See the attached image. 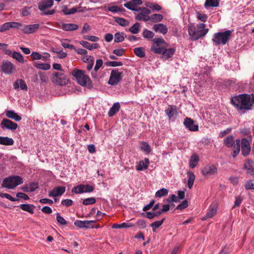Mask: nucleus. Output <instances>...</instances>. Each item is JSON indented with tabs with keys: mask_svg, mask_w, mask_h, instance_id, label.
Segmentation results:
<instances>
[{
	"mask_svg": "<svg viewBox=\"0 0 254 254\" xmlns=\"http://www.w3.org/2000/svg\"><path fill=\"white\" fill-rule=\"evenodd\" d=\"M163 16L161 14H154L149 17V21H151L153 23L160 22L162 20Z\"/></svg>",
	"mask_w": 254,
	"mask_h": 254,
	"instance_id": "nucleus-28",
	"label": "nucleus"
},
{
	"mask_svg": "<svg viewBox=\"0 0 254 254\" xmlns=\"http://www.w3.org/2000/svg\"><path fill=\"white\" fill-rule=\"evenodd\" d=\"M152 41L153 43L151 46V51L155 54H159L164 48L161 46V45L166 44V41L162 38H154L152 40Z\"/></svg>",
	"mask_w": 254,
	"mask_h": 254,
	"instance_id": "nucleus-9",
	"label": "nucleus"
},
{
	"mask_svg": "<svg viewBox=\"0 0 254 254\" xmlns=\"http://www.w3.org/2000/svg\"><path fill=\"white\" fill-rule=\"evenodd\" d=\"M220 0H206L204 7L208 9L209 7H217L219 4Z\"/></svg>",
	"mask_w": 254,
	"mask_h": 254,
	"instance_id": "nucleus-27",
	"label": "nucleus"
},
{
	"mask_svg": "<svg viewBox=\"0 0 254 254\" xmlns=\"http://www.w3.org/2000/svg\"><path fill=\"white\" fill-rule=\"evenodd\" d=\"M217 172V169L214 165H206L202 170V173L205 176L213 175Z\"/></svg>",
	"mask_w": 254,
	"mask_h": 254,
	"instance_id": "nucleus-16",
	"label": "nucleus"
},
{
	"mask_svg": "<svg viewBox=\"0 0 254 254\" xmlns=\"http://www.w3.org/2000/svg\"><path fill=\"white\" fill-rule=\"evenodd\" d=\"M13 144L14 140L12 138L8 137L0 136V144L9 146Z\"/></svg>",
	"mask_w": 254,
	"mask_h": 254,
	"instance_id": "nucleus-26",
	"label": "nucleus"
},
{
	"mask_svg": "<svg viewBox=\"0 0 254 254\" xmlns=\"http://www.w3.org/2000/svg\"><path fill=\"white\" fill-rule=\"evenodd\" d=\"M10 28V23L6 22L1 25H0V32H3L8 30Z\"/></svg>",
	"mask_w": 254,
	"mask_h": 254,
	"instance_id": "nucleus-58",
	"label": "nucleus"
},
{
	"mask_svg": "<svg viewBox=\"0 0 254 254\" xmlns=\"http://www.w3.org/2000/svg\"><path fill=\"white\" fill-rule=\"evenodd\" d=\"M175 52V48L166 49L164 48L162 49L161 53H160L159 54H162V58L163 59L165 60H168L174 55Z\"/></svg>",
	"mask_w": 254,
	"mask_h": 254,
	"instance_id": "nucleus-19",
	"label": "nucleus"
},
{
	"mask_svg": "<svg viewBox=\"0 0 254 254\" xmlns=\"http://www.w3.org/2000/svg\"><path fill=\"white\" fill-rule=\"evenodd\" d=\"M138 11H140V13H143L147 15L151 13L150 9L144 7H139L138 8Z\"/></svg>",
	"mask_w": 254,
	"mask_h": 254,
	"instance_id": "nucleus-60",
	"label": "nucleus"
},
{
	"mask_svg": "<svg viewBox=\"0 0 254 254\" xmlns=\"http://www.w3.org/2000/svg\"><path fill=\"white\" fill-rule=\"evenodd\" d=\"M77 9L76 7H73L71 9H67L66 8H64L63 9V12L65 15H70L72 14L75 13L76 12H77Z\"/></svg>",
	"mask_w": 254,
	"mask_h": 254,
	"instance_id": "nucleus-53",
	"label": "nucleus"
},
{
	"mask_svg": "<svg viewBox=\"0 0 254 254\" xmlns=\"http://www.w3.org/2000/svg\"><path fill=\"white\" fill-rule=\"evenodd\" d=\"M85 229L94 228V224L95 223V221L94 220H84Z\"/></svg>",
	"mask_w": 254,
	"mask_h": 254,
	"instance_id": "nucleus-57",
	"label": "nucleus"
},
{
	"mask_svg": "<svg viewBox=\"0 0 254 254\" xmlns=\"http://www.w3.org/2000/svg\"><path fill=\"white\" fill-rule=\"evenodd\" d=\"M29 188L30 192H33L38 188V184L37 183L32 182L29 184Z\"/></svg>",
	"mask_w": 254,
	"mask_h": 254,
	"instance_id": "nucleus-64",
	"label": "nucleus"
},
{
	"mask_svg": "<svg viewBox=\"0 0 254 254\" xmlns=\"http://www.w3.org/2000/svg\"><path fill=\"white\" fill-rule=\"evenodd\" d=\"M0 126L2 128H5L12 130H15L18 127L17 124L7 119H3L2 120L0 123Z\"/></svg>",
	"mask_w": 254,
	"mask_h": 254,
	"instance_id": "nucleus-14",
	"label": "nucleus"
},
{
	"mask_svg": "<svg viewBox=\"0 0 254 254\" xmlns=\"http://www.w3.org/2000/svg\"><path fill=\"white\" fill-rule=\"evenodd\" d=\"M231 102L238 109L251 110L254 106V94H243L233 97Z\"/></svg>",
	"mask_w": 254,
	"mask_h": 254,
	"instance_id": "nucleus-1",
	"label": "nucleus"
},
{
	"mask_svg": "<svg viewBox=\"0 0 254 254\" xmlns=\"http://www.w3.org/2000/svg\"><path fill=\"white\" fill-rule=\"evenodd\" d=\"M152 29L155 32L161 33L163 35L166 34L168 31L167 26L161 23L154 25Z\"/></svg>",
	"mask_w": 254,
	"mask_h": 254,
	"instance_id": "nucleus-17",
	"label": "nucleus"
},
{
	"mask_svg": "<svg viewBox=\"0 0 254 254\" xmlns=\"http://www.w3.org/2000/svg\"><path fill=\"white\" fill-rule=\"evenodd\" d=\"M103 62L102 59H98L96 61L94 69L95 70H98L103 65Z\"/></svg>",
	"mask_w": 254,
	"mask_h": 254,
	"instance_id": "nucleus-63",
	"label": "nucleus"
},
{
	"mask_svg": "<svg viewBox=\"0 0 254 254\" xmlns=\"http://www.w3.org/2000/svg\"><path fill=\"white\" fill-rule=\"evenodd\" d=\"M188 206V201L187 200H184V201H183L181 203H180L177 206L176 209L177 210H183V209L186 208Z\"/></svg>",
	"mask_w": 254,
	"mask_h": 254,
	"instance_id": "nucleus-54",
	"label": "nucleus"
},
{
	"mask_svg": "<svg viewBox=\"0 0 254 254\" xmlns=\"http://www.w3.org/2000/svg\"><path fill=\"white\" fill-rule=\"evenodd\" d=\"M61 204L66 207H69L72 205L73 201L70 199H65L62 201Z\"/></svg>",
	"mask_w": 254,
	"mask_h": 254,
	"instance_id": "nucleus-61",
	"label": "nucleus"
},
{
	"mask_svg": "<svg viewBox=\"0 0 254 254\" xmlns=\"http://www.w3.org/2000/svg\"><path fill=\"white\" fill-rule=\"evenodd\" d=\"M165 219L166 218L164 217L161 220L156 221L150 224V226L152 228V231L153 232H155L156 229L162 225Z\"/></svg>",
	"mask_w": 254,
	"mask_h": 254,
	"instance_id": "nucleus-33",
	"label": "nucleus"
},
{
	"mask_svg": "<svg viewBox=\"0 0 254 254\" xmlns=\"http://www.w3.org/2000/svg\"><path fill=\"white\" fill-rule=\"evenodd\" d=\"M149 161L148 158H145L144 162L143 161H140L139 163L136 165V169L137 171H143L148 168Z\"/></svg>",
	"mask_w": 254,
	"mask_h": 254,
	"instance_id": "nucleus-24",
	"label": "nucleus"
},
{
	"mask_svg": "<svg viewBox=\"0 0 254 254\" xmlns=\"http://www.w3.org/2000/svg\"><path fill=\"white\" fill-rule=\"evenodd\" d=\"M96 203L95 197H89L83 200L82 203L85 205L93 204Z\"/></svg>",
	"mask_w": 254,
	"mask_h": 254,
	"instance_id": "nucleus-51",
	"label": "nucleus"
},
{
	"mask_svg": "<svg viewBox=\"0 0 254 254\" xmlns=\"http://www.w3.org/2000/svg\"><path fill=\"white\" fill-rule=\"evenodd\" d=\"M115 21L122 26L125 27L129 25V22L124 18L115 17Z\"/></svg>",
	"mask_w": 254,
	"mask_h": 254,
	"instance_id": "nucleus-34",
	"label": "nucleus"
},
{
	"mask_svg": "<svg viewBox=\"0 0 254 254\" xmlns=\"http://www.w3.org/2000/svg\"><path fill=\"white\" fill-rule=\"evenodd\" d=\"M123 73V69L116 68L112 69L108 83L112 86L117 85L122 80Z\"/></svg>",
	"mask_w": 254,
	"mask_h": 254,
	"instance_id": "nucleus-7",
	"label": "nucleus"
},
{
	"mask_svg": "<svg viewBox=\"0 0 254 254\" xmlns=\"http://www.w3.org/2000/svg\"><path fill=\"white\" fill-rule=\"evenodd\" d=\"M61 45L64 48H68L72 50L75 49V46L68 44L67 39L62 40L61 41Z\"/></svg>",
	"mask_w": 254,
	"mask_h": 254,
	"instance_id": "nucleus-48",
	"label": "nucleus"
},
{
	"mask_svg": "<svg viewBox=\"0 0 254 254\" xmlns=\"http://www.w3.org/2000/svg\"><path fill=\"white\" fill-rule=\"evenodd\" d=\"M22 210L27 211L30 214L34 213V209L35 208V206L33 204H21L18 206Z\"/></svg>",
	"mask_w": 254,
	"mask_h": 254,
	"instance_id": "nucleus-25",
	"label": "nucleus"
},
{
	"mask_svg": "<svg viewBox=\"0 0 254 254\" xmlns=\"http://www.w3.org/2000/svg\"><path fill=\"white\" fill-rule=\"evenodd\" d=\"M140 148L141 150L143 151L147 154H149L151 151L150 146L146 142H142Z\"/></svg>",
	"mask_w": 254,
	"mask_h": 254,
	"instance_id": "nucleus-31",
	"label": "nucleus"
},
{
	"mask_svg": "<svg viewBox=\"0 0 254 254\" xmlns=\"http://www.w3.org/2000/svg\"><path fill=\"white\" fill-rule=\"evenodd\" d=\"M6 116L16 122L20 121L21 120V117L15 112H6Z\"/></svg>",
	"mask_w": 254,
	"mask_h": 254,
	"instance_id": "nucleus-32",
	"label": "nucleus"
},
{
	"mask_svg": "<svg viewBox=\"0 0 254 254\" xmlns=\"http://www.w3.org/2000/svg\"><path fill=\"white\" fill-rule=\"evenodd\" d=\"M10 28L20 29L22 31L23 24L17 22H8Z\"/></svg>",
	"mask_w": 254,
	"mask_h": 254,
	"instance_id": "nucleus-45",
	"label": "nucleus"
},
{
	"mask_svg": "<svg viewBox=\"0 0 254 254\" xmlns=\"http://www.w3.org/2000/svg\"><path fill=\"white\" fill-rule=\"evenodd\" d=\"M208 31L209 29L206 28V24L203 23H198L196 26L194 23L188 25V33L191 41H196L204 37Z\"/></svg>",
	"mask_w": 254,
	"mask_h": 254,
	"instance_id": "nucleus-2",
	"label": "nucleus"
},
{
	"mask_svg": "<svg viewBox=\"0 0 254 254\" xmlns=\"http://www.w3.org/2000/svg\"><path fill=\"white\" fill-rule=\"evenodd\" d=\"M82 60L83 62L88 63L91 61H94V58L91 56L85 55L82 58Z\"/></svg>",
	"mask_w": 254,
	"mask_h": 254,
	"instance_id": "nucleus-62",
	"label": "nucleus"
},
{
	"mask_svg": "<svg viewBox=\"0 0 254 254\" xmlns=\"http://www.w3.org/2000/svg\"><path fill=\"white\" fill-rule=\"evenodd\" d=\"M108 11H111L114 13L125 11V9L124 8H121L118 6H109L107 8Z\"/></svg>",
	"mask_w": 254,
	"mask_h": 254,
	"instance_id": "nucleus-52",
	"label": "nucleus"
},
{
	"mask_svg": "<svg viewBox=\"0 0 254 254\" xmlns=\"http://www.w3.org/2000/svg\"><path fill=\"white\" fill-rule=\"evenodd\" d=\"M52 81L56 85L64 86L68 83V79L63 73L55 72L53 74Z\"/></svg>",
	"mask_w": 254,
	"mask_h": 254,
	"instance_id": "nucleus-8",
	"label": "nucleus"
},
{
	"mask_svg": "<svg viewBox=\"0 0 254 254\" xmlns=\"http://www.w3.org/2000/svg\"><path fill=\"white\" fill-rule=\"evenodd\" d=\"M79 44L82 45L84 48L89 50H92L93 49H96L100 48V45L98 43L90 44L89 42L85 41H81L79 42Z\"/></svg>",
	"mask_w": 254,
	"mask_h": 254,
	"instance_id": "nucleus-20",
	"label": "nucleus"
},
{
	"mask_svg": "<svg viewBox=\"0 0 254 254\" xmlns=\"http://www.w3.org/2000/svg\"><path fill=\"white\" fill-rule=\"evenodd\" d=\"M53 3V0H42L38 3V8L41 11H43L45 9L52 7Z\"/></svg>",
	"mask_w": 254,
	"mask_h": 254,
	"instance_id": "nucleus-18",
	"label": "nucleus"
},
{
	"mask_svg": "<svg viewBox=\"0 0 254 254\" xmlns=\"http://www.w3.org/2000/svg\"><path fill=\"white\" fill-rule=\"evenodd\" d=\"M134 53L136 56L139 58H143L145 56L144 49L142 47L135 48Z\"/></svg>",
	"mask_w": 254,
	"mask_h": 254,
	"instance_id": "nucleus-37",
	"label": "nucleus"
},
{
	"mask_svg": "<svg viewBox=\"0 0 254 254\" xmlns=\"http://www.w3.org/2000/svg\"><path fill=\"white\" fill-rule=\"evenodd\" d=\"M71 74L81 86L86 87L89 89L93 87L92 82L89 76L85 74V71L75 69L72 71Z\"/></svg>",
	"mask_w": 254,
	"mask_h": 254,
	"instance_id": "nucleus-4",
	"label": "nucleus"
},
{
	"mask_svg": "<svg viewBox=\"0 0 254 254\" xmlns=\"http://www.w3.org/2000/svg\"><path fill=\"white\" fill-rule=\"evenodd\" d=\"M251 150L250 143L247 138H243L242 140L237 139L232 155L233 158H236L241 151L242 155L244 157H247L250 155Z\"/></svg>",
	"mask_w": 254,
	"mask_h": 254,
	"instance_id": "nucleus-3",
	"label": "nucleus"
},
{
	"mask_svg": "<svg viewBox=\"0 0 254 254\" xmlns=\"http://www.w3.org/2000/svg\"><path fill=\"white\" fill-rule=\"evenodd\" d=\"M198 161V156L195 154L192 155L190 160V167L191 168H194L197 164Z\"/></svg>",
	"mask_w": 254,
	"mask_h": 254,
	"instance_id": "nucleus-29",
	"label": "nucleus"
},
{
	"mask_svg": "<svg viewBox=\"0 0 254 254\" xmlns=\"http://www.w3.org/2000/svg\"><path fill=\"white\" fill-rule=\"evenodd\" d=\"M34 66L37 69H42L44 70H47L51 68V65L47 63H37L34 64Z\"/></svg>",
	"mask_w": 254,
	"mask_h": 254,
	"instance_id": "nucleus-30",
	"label": "nucleus"
},
{
	"mask_svg": "<svg viewBox=\"0 0 254 254\" xmlns=\"http://www.w3.org/2000/svg\"><path fill=\"white\" fill-rule=\"evenodd\" d=\"M125 39L124 33L117 32L114 35V42L116 43H119L123 42Z\"/></svg>",
	"mask_w": 254,
	"mask_h": 254,
	"instance_id": "nucleus-38",
	"label": "nucleus"
},
{
	"mask_svg": "<svg viewBox=\"0 0 254 254\" xmlns=\"http://www.w3.org/2000/svg\"><path fill=\"white\" fill-rule=\"evenodd\" d=\"M146 6L152 9L153 10L155 11H159L161 9V6L158 5L157 3H155L154 2H149L147 4Z\"/></svg>",
	"mask_w": 254,
	"mask_h": 254,
	"instance_id": "nucleus-42",
	"label": "nucleus"
},
{
	"mask_svg": "<svg viewBox=\"0 0 254 254\" xmlns=\"http://www.w3.org/2000/svg\"><path fill=\"white\" fill-rule=\"evenodd\" d=\"M142 34V36L146 39L152 38L154 36V33L147 29L143 30Z\"/></svg>",
	"mask_w": 254,
	"mask_h": 254,
	"instance_id": "nucleus-40",
	"label": "nucleus"
},
{
	"mask_svg": "<svg viewBox=\"0 0 254 254\" xmlns=\"http://www.w3.org/2000/svg\"><path fill=\"white\" fill-rule=\"evenodd\" d=\"M142 1L141 0H131L125 3L124 5L127 8L132 11H138V7L141 5Z\"/></svg>",
	"mask_w": 254,
	"mask_h": 254,
	"instance_id": "nucleus-12",
	"label": "nucleus"
},
{
	"mask_svg": "<svg viewBox=\"0 0 254 254\" xmlns=\"http://www.w3.org/2000/svg\"><path fill=\"white\" fill-rule=\"evenodd\" d=\"M65 191V187L63 186L57 187L54 188L49 192L48 195L50 197H57L63 194Z\"/></svg>",
	"mask_w": 254,
	"mask_h": 254,
	"instance_id": "nucleus-15",
	"label": "nucleus"
},
{
	"mask_svg": "<svg viewBox=\"0 0 254 254\" xmlns=\"http://www.w3.org/2000/svg\"><path fill=\"white\" fill-rule=\"evenodd\" d=\"M23 183L22 178L17 175H12L3 179L1 187L13 189Z\"/></svg>",
	"mask_w": 254,
	"mask_h": 254,
	"instance_id": "nucleus-6",
	"label": "nucleus"
},
{
	"mask_svg": "<svg viewBox=\"0 0 254 254\" xmlns=\"http://www.w3.org/2000/svg\"><path fill=\"white\" fill-rule=\"evenodd\" d=\"M40 28V25L34 24L26 25L23 24L22 32L26 34H33L36 33Z\"/></svg>",
	"mask_w": 254,
	"mask_h": 254,
	"instance_id": "nucleus-11",
	"label": "nucleus"
},
{
	"mask_svg": "<svg viewBox=\"0 0 254 254\" xmlns=\"http://www.w3.org/2000/svg\"><path fill=\"white\" fill-rule=\"evenodd\" d=\"M74 224L75 226L80 228H85V222L84 221L76 220L74 221Z\"/></svg>",
	"mask_w": 254,
	"mask_h": 254,
	"instance_id": "nucleus-59",
	"label": "nucleus"
},
{
	"mask_svg": "<svg viewBox=\"0 0 254 254\" xmlns=\"http://www.w3.org/2000/svg\"><path fill=\"white\" fill-rule=\"evenodd\" d=\"M253 165V161L251 159H248L244 164L243 168L248 171V169H251L252 168L254 167Z\"/></svg>",
	"mask_w": 254,
	"mask_h": 254,
	"instance_id": "nucleus-47",
	"label": "nucleus"
},
{
	"mask_svg": "<svg viewBox=\"0 0 254 254\" xmlns=\"http://www.w3.org/2000/svg\"><path fill=\"white\" fill-rule=\"evenodd\" d=\"M168 194V190L165 188H162L158 190L155 193L156 197H161L167 195Z\"/></svg>",
	"mask_w": 254,
	"mask_h": 254,
	"instance_id": "nucleus-35",
	"label": "nucleus"
},
{
	"mask_svg": "<svg viewBox=\"0 0 254 254\" xmlns=\"http://www.w3.org/2000/svg\"><path fill=\"white\" fill-rule=\"evenodd\" d=\"M83 187L84 185H78L76 187H73L71 190V191L76 194L84 193Z\"/></svg>",
	"mask_w": 254,
	"mask_h": 254,
	"instance_id": "nucleus-39",
	"label": "nucleus"
},
{
	"mask_svg": "<svg viewBox=\"0 0 254 254\" xmlns=\"http://www.w3.org/2000/svg\"><path fill=\"white\" fill-rule=\"evenodd\" d=\"M1 70L5 74L9 75L16 71V67L11 62L3 61L1 63Z\"/></svg>",
	"mask_w": 254,
	"mask_h": 254,
	"instance_id": "nucleus-10",
	"label": "nucleus"
},
{
	"mask_svg": "<svg viewBox=\"0 0 254 254\" xmlns=\"http://www.w3.org/2000/svg\"><path fill=\"white\" fill-rule=\"evenodd\" d=\"M105 64L108 66L116 67L122 66L123 64L121 62L110 61L106 62Z\"/></svg>",
	"mask_w": 254,
	"mask_h": 254,
	"instance_id": "nucleus-50",
	"label": "nucleus"
},
{
	"mask_svg": "<svg viewBox=\"0 0 254 254\" xmlns=\"http://www.w3.org/2000/svg\"><path fill=\"white\" fill-rule=\"evenodd\" d=\"M245 187L246 190H254V184L252 180H249L247 182H246Z\"/></svg>",
	"mask_w": 254,
	"mask_h": 254,
	"instance_id": "nucleus-56",
	"label": "nucleus"
},
{
	"mask_svg": "<svg viewBox=\"0 0 254 254\" xmlns=\"http://www.w3.org/2000/svg\"><path fill=\"white\" fill-rule=\"evenodd\" d=\"M232 32V30H227L215 33L212 39L214 44L215 46L226 44L231 38Z\"/></svg>",
	"mask_w": 254,
	"mask_h": 254,
	"instance_id": "nucleus-5",
	"label": "nucleus"
},
{
	"mask_svg": "<svg viewBox=\"0 0 254 254\" xmlns=\"http://www.w3.org/2000/svg\"><path fill=\"white\" fill-rule=\"evenodd\" d=\"M12 57L16 59L21 63H24V59L22 55L19 52H14L12 53Z\"/></svg>",
	"mask_w": 254,
	"mask_h": 254,
	"instance_id": "nucleus-41",
	"label": "nucleus"
},
{
	"mask_svg": "<svg viewBox=\"0 0 254 254\" xmlns=\"http://www.w3.org/2000/svg\"><path fill=\"white\" fill-rule=\"evenodd\" d=\"M217 212V207L215 204H211L209 206L208 212L202 220H206L208 218L213 217Z\"/></svg>",
	"mask_w": 254,
	"mask_h": 254,
	"instance_id": "nucleus-21",
	"label": "nucleus"
},
{
	"mask_svg": "<svg viewBox=\"0 0 254 254\" xmlns=\"http://www.w3.org/2000/svg\"><path fill=\"white\" fill-rule=\"evenodd\" d=\"M83 38L87 40L94 42H98L99 40V37L95 36L85 35Z\"/></svg>",
	"mask_w": 254,
	"mask_h": 254,
	"instance_id": "nucleus-55",
	"label": "nucleus"
},
{
	"mask_svg": "<svg viewBox=\"0 0 254 254\" xmlns=\"http://www.w3.org/2000/svg\"><path fill=\"white\" fill-rule=\"evenodd\" d=\"M149 16L144 14L143 13H138L135 16V19L137 20H142L143 21H149Z\"/></svg>",
	"mask_w": 254,
	"mask_h": 254,
	"instance_id": "nucleus-44",
	"label": "nucleus"
},
{
	"mask_svg": "<svg viewBox=\"0 0 254 254\" xmlns=\"http://www.w3.org/2000/svg\"><path fill=\"white\" fill-rule=\"evenodd\" d=\"M56 219L58 222L61 225H64L67 223V222L62 216L60 215V213H56Z\"/></svg>",
	"mask_w": 254,
	"mask_h": 254,
	"instance_id": "nucleus-49",
	"label": "nucleus"
},
{
	"mask_svg": "<svg viewBox=\"0 0 254 254\" xmlns=\"http://www.w3.org/2000/svg\"><path fill=\"white\" fill-rule=\"evenodd\" d=\"M0 196L2 198H6L12 201H19V199L18 198H15L12 196H11L10 194L6 193H3L0 192Z\"/></svg>",
	"mask_w": 254,
	"mask_h": 254,
	"instance_id": "nucleus-46",
	"label": "nucleus"
},
{
	"mask_svg": "<svg viewBox=\"0 0 254 254\" xmlns=\"http://www.w3.org/2000/svg\"><path fill=\"white\" fill-rule=\"evenodd\" d=\"M224 144L228 148H231L236 145V140L233 135H229L224 139Z\"/></svg>",
	"mask_w": 254,
	"mask_h": 254,
	"instance_id": "nucleus-22",
	"label": "nucleus"
},
{
	"mask_svg": "<svg viewBox=\"0 0 254 254\" xmlns=\"http://www.w3.org/2000/svg\"><path fill=\"white\" fill-rule=\"evenodd\" d=\"M78 25L73 23H62V28L65 31H71L78 29Z\"/></svg>",
	"mask_w": 254,
	"mask_h": 254,
	"instance_id": "nucleus-23",
	"label": "nucleus"
},
{
	"mask_svg": "<svg viewBox=\"0 0 254 254\" xmlns=\"http://www.w3.org/2000/svg\"><path fill=\"white\" fill-rule=\"evenodd\" d=\"M196 18L203 22H206L208 18V16L206 14L202 13L199 11L196 12Z\"/></svg>",
	"mask_w": 254,
	"mask_h": 254,
	"instance_id": "nucleus-43",
	"label": "nucleus"
},
{
	"mask_svg": "<svg viewBox=\"0 0 254 254\" xmlns=\"http://www.w3.org/2000/svg\"><path fill=\"white\" fill-rule=\"evenodd\" d=\"M140 24L136 22L129 29V31L132 34H137L140 31Z\"/></svg>",
	"mask_w": 254,
	"mask_h": 254,
	"instance_id": "nucleus-36",
	"label": "nucleus"
},
{
	"mask_svg": "<svg viewBox=\"0 0 254 254\" xmlns=\"http://www.w3.org/2000/svg\"><path fill=\"white\" fill-rule=\"evenodd\" d=\"M184 125L189 130L196 131L198 130V126L194 124V122L191 118L187 117L184 121Z\"/></svg>",
	"mask_w": 254,
	"mask_h": 254,
	"instance_id": "nucleus-13",
	"label": "nucleus"
}]
</instances>
